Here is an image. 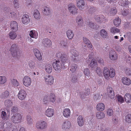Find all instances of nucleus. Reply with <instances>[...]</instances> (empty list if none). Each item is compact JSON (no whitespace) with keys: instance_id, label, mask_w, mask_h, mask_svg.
<instances>
[{"instance_id":"nucleus-17","label":"nucleus","mask_w":131,"mask_h":131,"mask_svg":"<svg viewBox=\"0 0 131 131\" xmlns=\"http://www.w3.org/2000/svg\"><path fill=\"white\" fill-rule=\"evenodd\" d=\"M10 27L12 29L16 31L18 28V24L17 22L15 21H12L10 23Z\"/></svg>"},{"instance_id":"nucleus-46","label":"nucleus","mask_w":131,"mask_h":131,"mask_svg":"<svg viewBox=\"0 0 131 131\" xmlns=\"http://www.w3.org/2000/svg\"><path fill=\"white\" fill-rule=\"evenodd\" d=\"M110 31L112 33L114 34L119 32L120 30L116 28L113 27L111 29Z\"/></svg>"},{"instance_id":"nucleus-37","label":"nucleus","mask_w":131,"mask_h":131,"mask_svg":"<svg viewBox=\"0 0 131 131\" xmlns=\"http://www.w3.org/2000/svg\"><path fill=\"white\" fill-rule=\"evenodd\" d=\"M121 22V19L119 17H118L115 18L114 20V24L115 26L117 27L120 25Z\"/></svg>"},{"instance_id":"nucleus-25","label":"nucleus","mask_w":131,"mask_h":131,"mask_svg":"<svg viewBox=\"0 0 131 131\" xmlns=\"http://www.w3.org/2000/svg\"><path fill=\"white\" fill-rule=\"evenodd\" d=\"M83 41L84 43L87 45L88 47L90 48L91 50L93 49L92 48V46L88 39L85 37H83Z\"/></svg>"},{"instance_id":"nucleus-51","label":"nucleus","mask_w":131,"mask_h":131,"mask_svg":"<svg viewBox=\"0 0 131 131\" xmlns=\"http://www.w3.org/2000/svg\"><path fill=\"white\" fill-rule=\"evenodd\" d=\"M110 14L112 15H114L117 12V10L115 8L111 9L109 11Z\"/></svg>"},{"instance_id":"nucleus-49","label":"nucleus","mask_w":131,"mask_h":131,"mask_svg":"<svg viewBox=\"0 0 131 131\" xmlns=\"http://www.w3.org/2000/svg\"><path fill=\"white\" fill-rule=\"evenodd\" d=\"M9 93L8 91H6L2 94L1 97L2 98H5L8 97Z\"/></svg>"},{"instance_id":"nucleus-30","label":"nucleus","mask_w":131,"mask_h":131,"mask_svg":"<svg viewBox=\"0 0 131 131\" xmlns=\"http://www.w3.org/2000/svg\"><path fill=\"white\" fill-rule=\"evenodd\" d=\"M64 116L66 118L68 117L70 115V111L69 108H66L64 110L63 112Z\"/></svg>"},{"instance_id":"nucleus-40","label":"nucleus","mask_w":131,"mask_h":131,"mask_svg":"<svg viewBox=\"0 0 131 131\" xmlns=\"http://www.w3.org/2000/svg\"><path fill=\"white\" fill-rule=\"evenodd\" d=\"M43 13L44 15H49L50 13V9L48 7H45L43 11Z\"/></svg>"},{"instance_id":"nucleus-23","label":"nucleus","mask_w":131,"mask_h":131,"mask_svg":"<svg viewBox=\"0 0 131 131\" xmlns=\"http://www.w3.org/2000/svg\"><path fill=\"white\" fill-rule=\"evenodd\" d=\"M9 9L7 8L6 9H4V12L6 13V15H10L11 16L12 18H15L17 16V14L16 13L14 12H9Z\"/></svg>"},{"instance_id":"nucleus-22","label":"nucleus","mask_w":131,"mask_h":131,"mask_svg":"<svg viewBox=\"0 0 131 131\" xmlns=\"http://www.w3.org/2000/svg\"><path fill=\"white\" fill-rule=\"evenodd\" d=\"M122 80L123 83L126 85H129L131 84V80L130 79L126 77L123 78Z\"/></svg>"},{"instance_id":"nucleus-19","label":"nucleus","mask_w":131,"mask_h":131,"mask_svg":"<svg viewBox=\"0 0 131 131\" xmlns=\"http://www.w3.org/2000/svg\"><path fill=\"white\" fill-rule=\"evenodd\" d=\"M109 96L112 99H113L115 97V94L113 91V89L111 87L109 86L107 89Z\"/></svg>"},{"instance_id":"nucleus-24","label":"nucleus","mask_w":131,"mask_h":131,"mask_svg":"<svg viewBox=\"0 0 131 131\" xmlns=\"http://www.w3.org/2000/svg\"><path fill=\"white\" fill-rule=\"evenodd\" d=\"M34 52L35 56L39 60L42 59V56L40 51L37 49H35L34 50Z\"/></svg>"},{"instance_id":"nucleus-38","label":"nucleus","mask_w":131,"mask_h":131,"mask_svg":"<svg viewBox=\"0 0 131 131\" xmlns=\"http://www.w3.org/2000/svg\"><path fill=\"white\" fill-rule=\"evenodd\" d=\"M124 120L125 122L127 123H131V114H128L126 115Z\"/></svg>"},{"instance_id":"nucleus-64","label":"nucleus","mask_w":131,"mask_h":131,"mask_svg":"<svg viewBox=\"0 0 131 131\" xmlns=\"http://www.w3.org/2000/svg\"><path fill=\"white\" fill-rule=\"evenodd\" d=\"M127 36L129 42H131V32H129L127 34Z\"/></svg>"},{"instance_id":"nucleus-27","label":"nucleus","mask_w":131,"mask_h":131,"mask_svg":"<svg viewBox=\"0 0 131 131\" xmlns=\"http://www.w3.org/2000/svg\"><path fill=\"white\" fill-rule=\"evenodd\" d=\"M124 99L127 103H129L131 102V95L129 93H127L125 94Z\"/></svg>"},{"instance_id":"nucleus-32","label":"nucleus","mask_w":131,"mask_h":131,"mask_svg":"<svg viewBox=\"0 0 131 131\" xmlns=\"http://www.w3.org/2000/svg\"><path fill=\"white\" fill-rule=\"evenodd\" d=\"M66 34L67 36L69 39H72L74 36L73 33L71 30H68L67 31Z\"/></svg>"},{"instance_id":"nucleus-5","label":"nucleus","mask_w":131,"mask_h":131,"mask_svg":"<svg viewBox=\"0 0 131 131\" xmlns=\"http://www.w3.org/2000/svg\"><path fill=\"white\" fill-rule=\"evenodd\" d=\"M10 50L11 53L14 57H17L18 49L17 45L16 44H14L11 46Z\"/></svg>"},{"instance_id":"nucleus-55","label":"nucleus","mask_w":131,"mask_h":131,"mask_svg":"<svg viewBox=\"0 0 131 131\" xmlns=\"http://www.w3.org/2000/svg\"><path fill=\"white\" fill-rule=\"evenodd\" d=\"M27 122L29 125H31L32 123V120L31 117L29 115H27Z\"/></svg>"},{"instance_id":"nucleus-63","label":"nucleus","mask_w":131,"mask_h":131,"mask_svg":"<svg viewBox=\"0 0 131 131\" xmlns=\"http://www.w3.org/2000/svg\"><path fill=\"white\" fill-rule=\"evenodd\" d=\"M18 2L17 0H14V1L13 3L14 6L16 8L18 7L19 5Z\"/></svg>"},{"instance_id":"nucleus-41","label":"nucleus","mask_w":131,"mask_h":131,"mask_svg":"<svg viewBox=\"0 0 131 131\" xmlns=\"http://www.w3.org/2000/svg\"><path fill=\"white\" fill-rule=\"evenodd\" d=\"M84 73L85 74V77L87 79L89 78L90 76V73L89 69L86 68L84 69Z\"/></svg>"},{"instance_id":"nucleus-31","label":"nucleus","mask_w":131,"mask_h":131,"mask_svg":"<svg viewBox=\"0 0 131 131\" xmlns=\"http://www.w3.org/2000/svg\"><path fill=\"white\" fill-rule=\"evenodd\" d=\"M100 34L101 36L104 38H106L108 35L107 31L104 29H102L100 30Z\"/></svg>"},{"instance_id":"nucleus-3","label":"nucleus","mask_w":131,"mask_h":131,"mask_svg":"<svg viewBox=\"0 0 131 131\" xmlns=\"http://www.w3.org/2000/svg\"><path fill=\"white\" fill-rule=\"evenodd\" d=\"M55 101V96L54 93H50L45 96L43 99L44 104H46L48 101L54 103Z\"/></svg>"},{"instance_id":"nucleus-21","label":"nucleus","mask_w":131,"mask_h":131,"mask_svg":"<svg viewBox=\"0 0 131 131\" xmlns=\"http://www.w3.org/2000/svg\"><path fill=\"white\" fill-rule=\"evenodd\" d=\"M42 43L45 46L47 47L50 46L52 44L51 41L48 38L44 39L42 41Z\"/></svg>"},{"instance_id":"nucleus-34","label":"nucleus","mask_w":131,"mask_h":131,"mask_svg":"<svg viewBox=\"0 0 131 131\" xmlns=\"http://www.w3.org/2000/svg\"><path fill=\"white\" fill-rule=\"evenodd\" d=\"M84 121L82 116H79L78 118V123L79 126H81L84 124Z\"/></svg>"},{"instance_id":"nucleus-29","label":"nucleus","mask_w":131,"mask_h":131,"mask_svg":"<svg viewBox=\"0 0 131 131\" xmlns=\"http://www.w3.org/2000/svg\"><path fill=\"white\" fill-rule=\"evenodd\" d=\"M96 117L98 119H101L105 117V114L103 112H97L96 114Z\"/></svg>"},{"instance_id":"nucleus-45","label":"nucleus","mask_w":131,"mask_h":131,"mask_svg":"<svg viewBox=\"0 0 131 131\" xmlns=\"http://www.w3.org/2000/svg\"><path fill=\"white\" fill-rule=\"evenodd\" d=\"M77 69V65L75 64H73L71 67L70 71L72 72L73 73L75 72L76 71Z\"/></svg>"},{"instance_id":"nucleus-50","label":"nucleus","mask_w":131,"mask_h":131,"mask_svg":"<svg viewBox=\"0 0 131 131\" xmlns=\"http://www.w3.org/2000/svg\"><path fill=\"white\" fill-rule=\"evenodd\" d=\"M90 94V89L89 88V86L88 85H87L85 89L84 95L86 96L89 95Z\"/></svg>"},{"instance_id":"nucleus-14","label":"nucleus","mask_w":131,"mask_h":131,"mask_svg":"<svg viewBox=\"0 0 131 131\" xmlns=\"http://www.w3.org/2000/svg\"><path fill=\"white\" fill-rule=\"evenodd\" d=\"M104 17L103 16H95V20L99 23H105L107 21V20L104 18Z\"/></svg>"},{"instance_id":"nucleus-33","label":"nucleus","mask_w":131,"mask_h":131,"mask_svg":"<svg viewBox=\"0 0 131 131\" xmlns=\"http://www.w3.org/2000/svg\"><path fill=\"white\" fill-rule=\"evenodd\" d=\"M76 22L78 24L79 26H83V20L82 17L81 16L77 17L76 19Z\"/></svg>"},{"instance_id":"nucleus-13","label":"nucleus","mask_w":131,"mask_h":131,"mask_svg":"<svg viewBox=\"0 0 131 131\" xmlns=\"http://www.w3.org/2000/svg\"><path fill=\"white\" fill-rule=\"evenodd\" d=\"M109 58L111 60L115 61L117 59L118 56L115 51L111 50L109 52Z\"/></svg>"},{"instance_id":"nucleus-12","label":"nucleus","mask_w":131,"mask_h":131,"mask_svg":"<svg viewBox=\"0 0 131 131\" xmlns=\"http://www.w3.org/2000/svg\"><path fill=\"white\" fill-rule=\"evenodd\" d=\"M31 79L30 77L28 76L24 77L23 79V83L25 86L28 87L31 85Z\"/></svg>"},{"instance_id":"nucleus-26","label":"nucleus","mask_w":131,"mask_h":131,"mask_svg":"<svg viewBox=\"0 0 131 131\" xmlns=\"http://www.w3.org/2000/svg\"><path fill=\"white\" fill-rule=\"evenodd\" d=\"M29 35L31 37L35 39L37 38L38 36L37 31L33 30L30 31Z\"/></svg>"},{"instance_id":"nucleus-36","label":"nucleus","mask_w":131,"mask_h":131,"mask_svg":"<svg viewBox=\"0 0 131 131\" xmlns=\"http://www.w3.org/2000/svg\"><path fill=\"white\" fill-rule=\"evenodd\" d=\"M34 16L37 19H39L40 17V15L39 12L37 10H35L34 12Z\"/></svg>"},{"instance_id":"nucleus-43","label":"nucleus","mask_w":131,"mask_h":131,"mask_svg":"<svg viewBox=\"0 0 131 131\" xmlns=\"http://www.w3.org/2000/svg\"><path fill=\"white\" fill-rule=\"evenodd\" d=\"M7 81V78L4 76H0V84H5Z\"/></svg>"},{"instance_id":"nucleus-42","label":"nucleus","mask_w":131,"mask_h":131,"mask_svg":"<svg viewBox=\"0 0 131 131\" xmlns=\"http://www.w3.org/2000/svg\"><path fill=\"white\" fill-rule=\"evenodd\" d=\"M9 36L11 39H14L17 37V35L14 31H13L9 32Z\"/></svg>"},{"instance_id":"nucleus-59","label":"nucleus","mask_w":131,"mask_h":131,"mask_svg":"<svg viewBox=\"0 0 131 131\" xmlns=\"http://www.w3.org/2000/svg\"><path fill=\"white\" fill-rule=\"evenodd\" d=\"M18 111V108L17 107L15 106H13L11 110V111L12 113H16Z\"/></svg>"},{"instance_id":"nucleus-53","label":"nucleus","mask_w":131,"mask_h":131,"mask_svg":"<svg viewBox=\"0 0 131 131\" xmlns=\"http://www.w3.org/2000/svg\"><path fill=\"white\" fill-rule=\"evenodd\" d=\"M112 123L114 125H116L118 123V118L116 117H113L112 119Z\"/></svg>"},{"instance_id":"nucleus-4","label":"nucleus","mask_w":131,"mask_h":131,"mask_svg":"<svg viewBox=\"0 0 131 131\" xmlns=\"http://www.w3.org/2000/svg\"><path fill=\"white\" fill-rule=\"evenodd\" d=\"M12 121L14 123H20L22 121L21 115L19 113H16L12 116L11 118Z\"/></svg>"},{"instance_id":"nucleus-35","label":"nucleus","mask_w":131,"mask_h":131,"mask_svg":"<svg viewBox=\"0 0 131 131\" xmlns=\"http://www.w3.org/2000/svg\"><path fill=\"white\" fill-rule=\"evenodd\" d=\"M52 66L50 64H47L45 66V70L48 73H50L52 71Z\"/></svg>"},{"instance_id":"nucleus-20","label":"nucleus","mask_w":131,"mask_h":131,"mask_svg":"<svg viewBox=\"0 0 131 131\" xmlns=\"http://www.w3.org/2000/svg\"><path fill=\"white\" fill-rule=\"evenodd\" d=\"M77 6L81 10L83 9L85 4L83 0H79L77 1Z\"/></svg>"},{"instance_id":"nucleus-15","label":"nucleus","mask_w":131,"mask_h":131,"mask_svg":"<svg viewBox=\"0 0 131 131\" xmlns=\"http://www.w3.org/2000/svg\"><path fill=\"white\" fill-rule=\"evenodd\" d=\"M22 23L24 25H27L30 21L29 16L27 14L24 15L21 18Z\"/></svg>"},{"instance_id":"nucleus-57","label":"nucleus","mask_w":131,"mask_h":131,"mask_svg":"<svg viewBox=\"0 0 131 131\" xmlns=\"http://www.w3.org/2000/svg\"><path fill=\"white\" fill-rule=\"evenodd\" d=\"M7 114L4 111H2L1 113V116L2 118L4 119H7Z\"/></svg>"},{"instance_id":"nucleus-52","label":"nucleus","mask_w":131,"mask_h":131,"mask_svg":"<svg viewBox=\"0 0 131 131\" xmlns=\"http://www.w3.org/2000/svg\"><path fill=\"white\" fill-rule=\"evenodd\" d=\"M96 71L98 75L100 76L102 75V72L100 68L97 67L96 69Z\"/></svg>"},{"instance_id":"nucleus-10","label":"nucleus","mask_w":131,"mask_h":131,"mask_svg":"<svg viewBox=\"0 0 131 131\" xmlns=\"http://www.w3.org/2000/svg\"><path fill=\"white\" fill-rule=\"evenodd\" d=\"M70 52L72 55V60H76L79 55V53L75 50L74 47L71 48L70 50Z\"/></svg>"},{"instance_id":"nucleus-6","label":"nucleus","mask_w":131,"mask_h":131,"mask_svg":"<svg viewBox=\"0 0 131 131\" xmlns=\"http://www.w3.org/2000/svg\"><path fill=\"white\" fill-rule=\"evenodd\" d=\"M71 126V123L68 120H65L61 124L60 127L62 129L66 130L69 129Z\"/></svg>"},{"instance_id":"nucleus-39","label":"nucleus","mask_w":131,"mask_h":131,"mask_svg":"<svg viewBox=\"0 0 131 131\" xmlns=\"http://www.w3.org/2000/svg\"><path fill=\"white\" fill-rule=\"evenodd\" d=\"M5 105L6 107L9 108L13 105L12 102L11 100H6L5 102Z\"/></svg>"},{"instance_id":"nucleus-62","label":"nucleus","mask_w":131,"mask_h":131,"mask_svg":"<svg viewBox=\"0 0 131 131\" xmlns=\"http://www.w3.org/2000/svg\"><path fill=\"white\" fill-rule=\"evenodd\" d=\"M100 95L99 94L97 93L95 94L93 98L95 100H97L100 98Z\"/></svg>"},{"instance_id":"nucleus-44","label":"nucleus","mask_w":131,"mask_h":131,"mask_svg":"<svg viewBox=\"0 0 131 131\" xmlns=\"http://www.w3.org/2000/svg\"><path fill=\"white\" fill-rule=\"evenodd\" d=\"M117 99L118 102L122 103L124 102V100L123 98L121 95L117 94L116 95Z\"/></svg>"},{"instance_id":"nucleus-48","label":"nucleus","mask_w":131,"mask_h":131,"mask_svg":"<svg viewBox=\"0 0 131 131\" xmlns=\"http://www.w3.org/2000/svg\"><path fill=\"white\" fill-rule=\"evenodd\" d=\"M88 26L91 28H93L94 29H96L98 28V27H97L95 25H94V24L92 22H90L89 23Z\"/></svg>"},{"instance_id":"nucleus-61","label":"nucleus","mask_w":131,"mask_h":131,"mask_svg":"<svg viewBox=\"0 0 131 131\" xmlns=\"http://www.w3.org/2000/svg\"><path fill=\"white\" fill-rule=\"evenodd\" d=\"M29 66L30 68H32L35 66V62L31 61H30L29 63Z\"/></svg>"},{"instance_id":"nucleus-56","label":"nucleus","mask_w":131,"mask_h":131,"mask_svg":"<svg viewBox=\"0 0 131 131\" xmlns=\"http://www.w3.org/2000/svg\"><path fill=\"white\" fill-rule=\"evenodd\" d=\"M12 83L15 86H17L19 85V83L16 80L13 79L12 80Z\"/></svg>"},{"instance_id":"nucleus-54","label":"nucleus","mask_w":131,"mask_h":131,"mask_svg":"<svg viewBox=\"0 0 131 131\" xmlns=\"http://www.w3.org/2000/svg\"><path fill=\"white\" fill-rule=\"evenodd\" d=\"M126 74L128 75H130L131 74V70L130 68H126L124 69Z\"/></svg>"},{"instance_id":"nucleus-58","label":"nucleus","mask_w":131,"mask_h":131,"mask_svg":"<svg viewBox=\"0 0 131 131\" xmlns=\"http://www.w3.org/2000/svg\"><path fill=\"white\" fill-rule=\"evenodd\" d=\"M107 113L108 115L109 116H111L113 114V111L111 109L109 108L107 111Z\"/></svg>"},{"instance_id":"nucleus-8","label":"nucleus","mask_w":131,"mask_h":131,"mask_svg":"<svg viewBox=\"0 0 131 131\" xmlns=\"http://www.w3.org/2000/svg\"><path fill=\"white\" fill-rule=\"evenodd\" d=\"M47 124L43 121H41L37 122L36 125V128L39 129H43L47 128Z\"/></svg>"},{"instance_id":"nucleus-7","label":"nucleus","mask_w":131,"mask_h":131,"mask_svg":"<svg viewBox=\"0 0 131 131\" xmlns=\"http://www.w3.org/2000/svg\"><path fill=\"white\" fill-rule=\"evenodd\" d=\"M68 9L70 13L72 14L75 15L78 13V9L73 3H70L68 5Z\"/></svg>"},{"instance_id":"nucleus-9","label":"nucleus","mask_w":131,"mask_h":131,"mask_svg":"<svg viewBox=\"0 0 131 131\" xmlns=\"http://www.w3.org/2000/svg\"><path fill=\"white\" fill-rule=\"evenodd\" d=\"M70 52L72 55V60H76L79 55V53L75 50L74 47L71 48L70 50Z\"/></svg>"},{"instance_id":"nucleus-47","label":"nucleus","mask_w":131,"mask_h":131,"mask_svg":"<svg viewBox=\"0 0 131 131\" xmlns=\"http://www.w3.org/2000/svg\"><path fill=\"white\" fill-rule=\"evenodd\" d=\"M96 61L94 59L92 60L91 63L90 64V66L92 68H94L97 66Z\"/></svg>"},{"instance_id":"nucleus-1","label":"nucleus","mask_w":131,"mask_h":131,"mask_svg":"<svg viewBox=\"0 0 131 131\" xmlns=\"http://www.w3.org/2000/svg\"><path fill=\"white\" fill-rule=\"evenodd\" d=\"M56 56L58 58H60L61 62L59 60H56L55 62H53V67L56 71L60 72L61 68L63 69H66L69 66L70 60L68 58V54L58 51Z\"/></svg>"},{"instance_id":"nucleus-16","label":"nucleus","mask_w":131,"mask_h":131,"mask_svg":"<svg viewBox=\"0 0 131 131\" xmlns=\"http://www.w3.org/2000/svg\"><path fill=\"white\" fill-rule=\"evenodd\" d=\"M26 95V92L23 90H20L18 95V98L21 100H23L24 99Z\"/></svg>"},{"instance_id":"nucleus-18","label":"nucleus","mask_w":131,"mask_h":131,"mask_svg":"<svg viewBox=\"0 0 131 131\" xmlns=\"http://www.w3.org/2000/svg\"><path fill=\"white\" fill-rule=\"evenodd\" d=\"M54 111L51 108H48L46 111L45 114L47 116L51 117L54 115Z\"/></svg>"},{"instance_id":"nucleus-11","label":"nucleus","mask_w":131,"mask_h":131,"mask_svg":"<svg viewBox=\"0 0 131 131\" xmlns=\"http://www.w3.org/2000/svg\"><path fill=\"white\" fill-rule=\"evenodd\" d=\"M44 79L45 82L47 84L51 85L54 82V78L52 76L48 75H47L44 77Z\"/></svg>"},{"instance_id":"nucleus-60","label":"nucleus","mask_w":131,"mask_h":131,"mask_svg":"<svg viewBox=\"0 0 131 131\" xmlns=\"http://www.w3.org/2000/svg\"><path fill=\"white\" fill-rule=\"evenodd\" d=\"M60 44L62 47L67 46V42L66 41L62 40L60 41Z\"/></svg>"},{"instance_id":"nucleus-2","label":"nucleus","mask_w":131,"mask_h":131,"mask_svg":"<svg viewBox=\"0 0 131 131\" xmlns=\"http://www.w3.org/2000/svg\"><path fill=\"white\" fill-rule=\"evenodd\" d=\"M103 73L105 78L107 80L113 78L115 75V70L112 68L109 69L107 67H104L103 69Z\"/></svg>"},{"instance_id":"nucleus-28","label":"nucleus","mask_w":131,"mask_h":131,"mask_svg":"<svg viewBox=\"0 0 131 131\" xmlns=\"http://www.w3.org/2000/svg\"><path fill=\"white\" fill-rule=\"evenodd\" d=\"M104 109V105L102 103H98L96 106V109L98 111H102Z\"/></svg>"}]
</instances>
